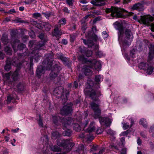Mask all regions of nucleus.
Masks as SVG:
<instances>
[{"mask_svg":"<svg viewBox=\"0 0 154 154\" xmlns=\"http://www.w3.org/2000/svg\"><path fill=\"white\" fill-rule=\"evenodd\" d=\"M106 13L111 12V16L118 18H125V15H127L133 14L132 12H128L123 9L113 7L106 8Z\"/></svg>","mask_w":154,"mask_h":154,"instance_id":"nucleus-1","label":"nucleus"},{"mask_svg":"<svg viewBox=\"0 0 154 154\" xmlns=\"http://www.w3.org/2000/svg\"><path fill=\"white\" fill-rule=\"evenodd\" d=\"M133 19L140 23H143L144 24L150 25L152 30L154 32V18L149 15L137 16L135 15L133 16Z\"/></svg>","mask_w":154,"mask_h":154,"instance_id":"nucleus-2","label":"nucleus"},{"mask_svg":"<svg viewBox=\"0 0 154 154\" xmlns=\"http://www.w3.org/2000/svg\"><path fill=\"white\" fill-rule=\"evenodd\" d=\"M45 36L44 33H40L39 35V37L42 40H43V41L36 42L34 41H30L28 44V46L29 47H33L35 50L44 49V45L45 43Z\"/></svg>","mask_w":154,"mask_h":154,"instance_id":"nucleus-3","label":"nucleus"},{"mask_svg":"<svg viewBox=\"0 0 154 154\" xmlns=\"http://www.w3.org/2000/svg\"><path fill=\"white\" fill-rule=\"evenodd\" d=\"M18 60L19 59L16 57H14L12 60L10 57H8L6 61V64L4 66L5 69L7 71H9L11 68V64L18 68H20L22 63L19 62Z\"/></svg>","mask_w":154,"mask_h":154,"instance_id":"nucleus-4","label":"nucleus"},{"mask_svg":"<svg viewBox=\"0 0 154 154\" xmlns=\"http://www.w3.org/2000/svg\"><path fill=\"white\" fill-rule=\"evenodd\" d=\"M72 140L69 139L61 140L58 139L57 140V144L59 146H63L65 147L67 152L71 150L72 146L74 145V144L71 142Z\"/></svg>","mask_w":154,"mask_h":154,"instance_id":"nucleus-5","label":"nucleus"},{"mask_svg":"<svg viewBox=\"0 0 154 154\" xmlns=\"http://www.w3.org/2000/svg\"><path fill=\"white\" fill-rule=\"evenodd\" d=\"M85 92L86 95L88 96L92 100L95 101H99L98 97L101 95L100 91L90 89L88 91L85 90Z\"/></svg>","mask_w":154,"mask_h":154,"instance_id":"nucleus-6","label":"nucleus"},{"mask_svg":"<svg viewBox=\"0 0 154 154\" xmlns=\"http://www.w3.org/2000/svg\"><path fill=\"white\" fill-rule=\"evenodd\" d=\"M52 118L54 123L56 125L59 124L61 121L63 126V129H65V127H66L71 124V121L69 120V118H68L67 119L66 117H64L61 119L59 116H52Z\"/></svg>","mask_w":154,"mask_h":154,"instance_id":"nucleus-7","label":"nucleus"},{"mask_svg":"<svg viewBox=\"0 0 154 154\" xmlns=\"http://www.w3.org/2000/svg\"><path fill=\"white\" fill-rule=\"evenodd\" d=\"M138 67L140 69L146 71V73L149 75L151 74L153 70V66L151 63L148 64L146 62H140L139 64Z\"/></svg>","mask_w":154,"mask_h":154,"instance_id":"nucleus-8","label":"nucleus"},{"mask_svg":"<svg viewBox=\"0 0 154 154\" xmlns=\"http://www.w3.org/2000/svg\"><path fill=\"white\" fill-rule=\"evenodd\" d=\"M125 37L122 42L124 45H129L133 38V35L131 30L129 29H126L125 32Z\"/></svg>","mask_w":154,"mask_h":154,"instance_id":"nucleus-9","label":"nucleus"},{"mask_svg":"<svg viewBox=\"0 0 154 154\" xmlns=\"http://www.w3.org/2000/svg\"><path fill=\"white\" fill-rule=\"evenodd\" d=\"M88 63L89 64V66L91 68H94L95 69L99 71L101 69V63L99 61H97L95 59L88 61Z\"/></svg>","mask_w":154,"mask_h":154,"instance_id":"nucleus-10","label":"nucleus"},{"mask_svg":"<svg viewBox=\"0 0 154 154\" xmlns=\"http://www.w3.org/2000/svg\"><path fill=\"white\" fill-rule=\"evenodd\" d=\"M61 68L57 64H55L52 69L50 73V77L51 79H54L58 74L59 72L61 70Z\"/></svg>","mask_w":154,"mask_h":154,"instance_id":"nucleus-11","label":"nucleus"},{"mask_svg":"<svg viewBox=\"0 0 154 154\" xmlns=\"http://www.w3.org/2000/svg\"><path fill=\"white\" fill-rule=\"evenodd\" d=\"M72 104L70 103L64 106L60 110V113L62 115H68L71 114L72 111Z\"/></svg>","mask_w":154,"mask_h":154,"instance_id":"nucleus-12","label":"nucleus"},{"mask_svg":"<svg viewBox=\"0 0 154 154\" xmlns=\"http://www.w3.org/2000/svg\"><path fill=\"white\" fill-rule=\"evenodd\" d=\"M90 105L91 108L94 111L95 117H98L101 113V109L99 105L95 103L94 102H92L90 103Z\"/></svg>","mask_w":154,"mask_h":154,"instance_id":"nucleus-13","label":"nucleus"},{"mask_svg":"<svg viewBox=\"0 0 154 154\" xmlns=\"http://www.w3.org/2000/svg\"><path fill=\"white\" fill-rule=\"evenodd\" d=\"M115 28L119 30L118 33L119 40L121 41L122 40V34L123 32V27L122 25L120 23L116 22L114 23Z\"/></svg>","mask_w":154,"mask_h":154,"instance_id":"nucleus-14","label":"nucleus"},{"mask_svg":"<svg viewBox=\"0 0 154 154\" xmlns=\"http://www.w3.org/2000/svg\"><path fill=\"white\" fill-rule=\"evenodd\" d=\"M53 56L51 54H47L46 55V58L45 60L48 62L46 69L48 70H50L53 64Z\"/></svg>","mask_w":154,"mask_h":154,"instance_id":"nucleus-15","label":"nucleus"},{"mask_svg":"<svg viewBox=\"0 0 154 154\" xmlns=\"http://www.w3.org/2000/svg\"><path fill=\"white\" fill-rule=\"evenodd\" d=\"M149 48L150 49V51L149 54V55L148 58V62L149 64V63H151V62L153 59L152 54H154V45H150Z\"/></svg>","mask_w":154,"mask_h":154,"instance_id":"nucleus-16","label":"nucleus"},{"mask_svg":"<svg viewBox=\"0 0 154 154\" xmlns=\"http://www.w3.org/2000/svg\"><path fill=\"white\" fill-rule=\"evenodd\" d=\"M99 121L102 125H105L107 126H109L111 123L110 120L107 118L100 117Z\"/></svg>","mask_w":154,"mask_h":154,"instance_id":"nucleus-17","label":"nucleus"},{"mask_svg":"<svg viewBox=\"0 0 154 154\" xmlns=\"http://www.w3.org/2000/svg\"><path fill=\"white\" fill-rule=\"evenodd\" d=\"M79 137L81 138H86L89 140H93L94 138L93 136H89L88 134V133L86 131L84 133H81L79 135Z\"/></svg>","mask_w":154,"mask_h":154,"instance_id":"nucleus-18","label":"nucleus"},{"mask_svg":"<svg viewBox=\"0 0 154 154\" xmlns=\"http://www.w3.org/2000/svg\"><path fill=\"white\" fill-rule=\"evenodd\" d=\"M30 48H32V54L34 53H35V54L34 55H32V57H31L30 58H32L33 59H34L36 61V62H37L38 60H39V56H40V55H39L38 54L37 52H36L35 51L37 50H35L34 49V47H30ZM39 49H38V50Z\"/></svg>","mask_w":154,"mask_h":154,"instance_id":"nucleus-19","label":"nucleus"},{"mask_svg":"<svg viewBox=\"0 0 154 154\" xmlns=\"http://www.w3.org/2000/svg\"><path fill=\"white\" fill-rule=\"evenodd\" d=\"M87 64H88V66L86 65L84 66L82 69L83 72L86 75H89L92 73L91 70L88 68V67H89V64L88 63V62H87Z\"/></svg>","mask_w":154,"mask_h":154,"instance_id":"nucleus-20","label":"nucleus"},{"mask_svg":"<svg viewBox=\"0 0 154 154\" xmlns=\"http://www.w3.org/2000/svg\"><path fill=\"white\" fill-rule=\"evenodd\" d=\"M60 27V26L59 25H56L55 26V29L54 30V34L56 36H60L62 34V32L61 30H59Z\"/></svg>","mask_w":154,"mask_h":154,"instance_id":"nucleus-21","label":"nucleus"},{"mask_svg":"<svg viewBox=\"0 0 154 154\" xmlns=\"http://www.w3.org/2000/svg\"><path fill=\"white\" fill-rule=\"evenodd\" d=\"M94 122H91L90 124L89 127L86 131L88 133V134L89 136H91V133L94 131L95 129V128L94 125Z\"/></svg>","mask_w":154,"mask_h":154,"instance_id":"nucleus-22","label":"nucleus"},{"mask_svg":"<svg viewBox=\"0 0 154 154\" xmlns=\"http://www.w3.org/2000/svg\"><path fill=\"white\" fill-rule=\"evenodd\" d=\"M71 118H70V119ZM70 119V118H69ZM69 120L71 121V124L70 125H69L66 127H65V128H68L67 127H69V125H71V124L73 125V127L74 130L77 131H79L81 130V127L80 125L78 124L75 123L74 124H72V121L69 119Z\"/></svg>","mask_w":154,"mask_h":154,"instance_id":"nucleus-23","label":"nucleus"},{"mask_svg":"<svg viewBox=\"0 0 154 154\" xmlns=\"http://www.w3.org/2000/svg\"><path fill=\"white\" fill-rule=\"evenodd\" d=\"M59 58L64 63L67 64L70 62L69 58L66 57L63 55H60L59 56Z\"/></svg>","mask_w":154,"mask_h":154,"instance_id":"nucleus-24","label":"nucleus"},{"mask_svg":"<svg viewBox=\"0 0 154 154\" xmlns=\"http://www.w3.org/2000/svg\"><path fill=\"white\" fill-rule=\"evenodd\" d=\"M44 69L42 66H40L38 67L36 71V75L38 76H39L44 73Z\"/></svg>","mask_w":154,"mask_h":154,"instance_id":"nucleus-25","label":"nucleus"},{"mask_svg":"<svg viewBox=\"0 0 154 154\" xmlns=\"http://www.w3.org/2000/svg\"><path fill=\"white\" fill-rule=\"evenodd\" d=\"M83 43L85 45H87L88 48H91L94 45V42L92 41H86V40L82 38Z\"/></svg>","mask_w":154,"mask_h":154,"instance_id":"nucleus-26","label":"nucleus"},{"mask_svg":"<svg viewBox=\"0 0 154 154\" xmlns=\"http://www.w3.org/2000/svg\"><path fill=\"white\" fill-rule=\"evenodd\" d=\"M1 40L2 42L4 43V44L8 43L9 42L8 35L5 34H3L1 38Z\"/></svg>","mask_w":154,"mask_h":154,"instance_id":"nucleus-27","label":"nucleus"},{"mask_svg":"<svg viewBox=\"0 0 154 154\" xmlns=\"http://www.w3.org/2000/svg\"><path fill=\"white\" fill-rule=\"evenodd\" d=\"M19 75L18 71L16 70L12 74V78L14 81H17L18 79Z\"/></svg>","mask_w":154,"mask_h":154,"instance_id":"nucleus-28","label":"nucleus"},{"mask_svg":"<svg viewBox=\"0 0 154 154\" xmlns=\"http://www.w3.org/2000/svg\"><path fill=\"white\" fill-rule=\"evenodd\" d=\"M19 42L20 41L18 39H15L13 42H12L11 43V45L15 51H17L16 50V46L17 45V44L19 43Z\"/></svg>","mask_w":154,"mask_h":154,"instance_id":"nucleus-29","label":"nucleus"},{"mask_svg":"<svg viewBox=\"0 0 154 154\" xmlns=\"http://www.w3.org/2000/svg\"><path fill=\"white\" fill-rule=\"evenodd\" d=\"M60 134L57 131H54L52 133V138L55 139L60 137Z\"/></svg>","mask_w":154,"mask_h":154,"instance_id":"nucleus-30","label":"nucleus"},{"mask_svg":"<svg viewBox=\"0 0 154 154\" xmlns=\"http://www.w3.org/2000/svg\"><path fill=\"white\" fill-rule=\"evenodd\" d=\"M142 4L140 3H137L134 5L131 8V9L133 10H137L141 7Z\"/></svg>","mask_w":154,"mask_h":154,"instance_id":"nucleus-31","label":"nucleus"},{"mask_svg":"<svg viewBox=\"0 0 154 154\" xmlns=\"http://www.w3.org/2000/svg\"><path fill=\"white\" fill-rule=\"evenodd\" d=\"M26 45L23 44H20L17 45V49L21 50H26Z\"/></svg>","mask_w":154,"mask_h":154,"instance_id":"nucleus-32","label":"nucleus"},{"mask_svg":"<svg viewBox=\"0 0 154 154\" xmlns=\"http://www.w3.org/2000/svg\"><path fill=\"white\" fill-rule=\"evenodd\" d=\"M140 125H142L143 127L146 128L147 127L146 122L145 119H141L139 122Z\"/></svg>","mask_w":154,"mask_h":154,"instance_id":"nucleus-33","label":"nucleus"},{"mask_svg":"<svg viewBox=\"0 0 154 154\" xmlns=\"http://www.w3.org/2000/svg\"><path fill=\"white\" fill-rule=\"evenodd\" d=\"M44 26L45 29V30L47 31H49L51 29V26L48 23H45Z\"/></svg>","mask_w":154,"mask_h":154,"instance_id":"nucleus-34","label":"nucleus"},{"mask_svg":"<svg viewBox=\"0 0 154 154\" xmlns=\"http://www.w3.org/2000/svg\"><path fill=\"white\" fill-rule=\"evenodd\" d=\"M63 135L64 136H70L71 135V131L69 130L65 131L63 132Z\"/></svg>","mask_w":154,"mask_h":154,"instance_id":"nucleus-35","label":"nucleus"},{"mask_svg":"<svg viewBox=\"0 0 154 154\" xmlns=\"http://www.w3.org/2000/svg\"><path fill=\"white\" fill-rule=\"evenodd\" d=\"M66 21L65 18H63L59 20L58 23L59 25H60V26L61 25H64L66 24Z\"/></svg>","mask_w":154,"mask_h":154,"instance_id":"nucleus-36","label":"nucleus"},{"mask_svg":"<svg viewBox=\"0 0 154 154\" xmlns=\"http://www.w3.org/2000/svg\"><path fill=\"white\" fill-rule=\"evenodd\" d=\"M4 50L9 55H11V50L10 48L8 46L5 47L4 48Z\"/></svg>","mask_w":154,"mask_h":154,"instance_id":"nucleus-37","label":"nucleus"},{"mask_svg":"<svg viewBox=\"0 0 154 154\" xmlns=\"http://www.w3.org/2000/svg\"><path fill=\"white\" fill-rule=\"evenodd\" d=\"M51 149L54 151L59 152L61 151V149L57 146H54L51 147Z\"/></svg>","mask_w":154,"mask_h":154,"instance_id":"nucleus-38","label":"nucleus"},{"mask_svg":"<svg viewBox=\"0 0 154 154\" xmlns=\"http://www.w3.org/2000/svg\"><path fill=\"white\" fill-rule=\"evenodd\" d=\"M42 14L44 15L45 17L48 19H49V17L51 16V13L50 12H43Z\"/></svg>","mask_w":154,"mask_h":154,"instance_id":"nucleus-39","label":"nucleus"},{"mask_svg":"<svg viewBox=\"0 0 154 154\" xmlns=\"http://www.w3.org/2000/svg\"><path fill=\"white\" fill-rule=\"evenodd\" d=\"M32 16L35 18L38 19V18L41 17V15L40 13L37 12L33 14Z\"/></svg>","mask_w":154,"mask_h":154,"instance_id":"nucleus-40","label":"nucleus"},{"mask_svg":"<svg viewBox=\"0 0 154 154\" xmlns=\"http://www.w3.org/2000/svg\"><path fill=\"white\" fill-rule=\"evenodd\" d=\"M11 75L10 72L5 74L4 75V79H5L6 81L9 80L10 77Z\"/></svg>","mask_w":154,"mask_h":154,"instance_id":"nucleus-41","label":"nucleus"},{"mask_svg":"<svg viewBox=\"0 0 154 154\" xmlns=\"http://www.w3.org/2000/svg\"><path fill=\"white\" fill-rule=\"evenodd\" d=\"M17 88L20 91H23V86L21 83H19L17 86Z\"/></svg>","mask_w":154,"mask_h":154,"instance_id":"nucleus-42","label":"nucleus"},{"mask_svg":"<svg viewBox=\"0 0 154 154\" xmlns=\"http://www.w3.org/2000/svg\"><path fill=\"white\" fill-rule=\"evenodd\" d=\"M14 21L16 23H25V21L22 20L21 18H17L14 20Z\"/></svg>","mask_w":154,"mask_h":154,"instance_id":"nucleus-43","label":"nucleus"},{"mask_svg":"<svg viewBox=\"0 0 154 154\" xmlns=\"http://www.w3.org/2000/svg\"><path fill=\"white\" fill-rule=\"evenodd\" d=\"M38 124L40 127H43V125L42 123V119L41 118L40 115H39V119L38 121Z\"/></svg>","mask_w":154,"mask_h":154,"instance_id":"nucleus-44","label":"nucleus"},{"mask_svg":"<svg viewBox=\"0 0 154 154\" xmlns=\"http://www.w3.org/2000/svg\"><path fill=\"white\" fill-rule=\"evenodd\" d=\"M129 127H130V126L128 123H123V128L124 129H126L129 128Z\"/></svg>","mask_w":154,"mask_h":154,"instance_id":"nucleus-45","label":"nucleus"},{"mask_svg":"<svg viewBox=\"0 0 154 154\" xmlns=\"http://www.w3.org/2000/svg\"><path fill=\"white\" fill-rule=\"evenodd\" d=\"M106 131L108 134H109L111 135H113L115 134V133L114 131L110 129L106 130Z\"/></svg>","mask_w":154,"mask_h":154,"instance_id":"nucleus-46","label":"nucleus"},{"mask_svg":"<svg viewBox=\"0 0 154 154\" xmlns=\"http://www.w3.org/2000/svg\"><path fill=\"white\" fill-rule=\"evenodd\" d=\"M13 99V97L11 96L10 95L7 97V101L8 103H9Z\"/></svg>","mask_w":154,"mask_h":154,"instance_id":"nucleus-47","label":"nucleus"},{"mask_svg":"<svg viewBox=\"0 0 154 154\" xmlns=\"http://www.w3.org/2000/svg\"><path fill=\"white\" fill-rule=\"evenodd\" d=\"M101 78V76L99 75H97L95 76V81L97 82H99L100 81Z\"/></svg>","mask_w":154,"mask_h":154,"instance_id":"nucleus-48","label":"nucleus"},{"mask_svg":"<svg viewBox=\"0 0 154 154\" xmlns=\"http://www.w3.org/2000/svg\"><path fill=\"white\" fill-rule=\"evenodd\" d=\"M103 131V130L102 129L98 128L96 131V133L97 134H100L102 133Z\"/></svg>","mask_w":154,"mask_h":154,"instance_id":"nucleus-49","label":"nucleus"},{"mask_svg":"<svg viewBox=\"0 0 154 154\" xmlns=\"http://www.w3.org/2000/svg\"><path fill=\"white\" fill-rule=\"evenodd\" d=\"M33 68V59L30 58V63L29 70H31Z\"/></svg>","mask_w":154,"mask_h":154,"instance_id":"nucleus-50","label":"nucleus"},{"mask_svg":"<svg viewBox=\"0 0 154 154\" xmlns=\"http://www.w3.org/2000/svg\"><path fill=\"white\" fill-rule=\"evenodd\" d=\"M86 56L89 57L92 55V52L91 51H87L85 53Z\"/></svg>","mask_w":154,"mask_h":154,"instance_id":"nucleus-51","label":"nucleus"},{"mask_svg":"<svg viewBox=\"0 0 154 154\" xmlns=\"http://www.w3.org/2000/svg\"><path fill=\"white\" fill-rule=\"evenodd\" d=\"M76 38L75 36L74 35H70V41L71 42H73Z\"/></svg>","mask_w":154,"mask_h":154,"instance_id":"nucleus-52","label":"nucleus"},{"mask_svg":"<svg viewBox=\"0 0 154 154\" xmlns=\"http://www.w3.org/2000/svg\"><path fill=\"white\" fill-rule=\"evenodd\" d=\"M102 35L104 38H106L108 36V34L107 33L106 31H104L103 32Z\"/></svg>","mask_w":154,"mask_h":154,"instance_id":"nucleus-53","label":"nucleus"},{"mask_svg":"<svg viewBox=\"0 0 154 154\" xmlns=\"http://www.w3.org/2000/svg\"><path fill=\"white\" fill-rule=\"evenodd\" d=\"M76 29V25L74 24H72L69 28V29L72 30H75Z\"/></svg>","mask_w":154,"mask_h":154,"instance_id":"nucleus-54","label":"nucleus"},{"mask_svg":"<svg viewBox=\"0 0 154 154\" xmlns=\"http://www.w3.org/2000/svg\"><path fill=\"white\" fill-rule=\"evenodd\" d=\"M34 0H28L27 1H25L24 2L26 4H31Z\"/></svg>","mask_w":154,"mask_h":154,"instance_id":"nucleus-55","label":"nucleus"},{"mask_svg":"<svg viewBox=\"0 0 154 154\" xmlns=\"http://www.w3.org/2000/svg\"><path fill=\"white\" fill-rule=\"evenodd\" d=\"M135 50L133 49L130 51V55L132 57H134V54L135 53Z\"/></svg>","mask_w":154,"mask_h":154,"instance_id":"nucleus-56","label":"nucleus"},{"mask_svg":"<svg viewBox=\"0 0 154 154\" xmlns=\"http://www.w3.org/2000/svg\"><path fill=\"white\" fill-rule=\"evenodd\" d=\"M98 147V146H93L92 147L91 149V151H96Z\"/></svg>","mask_w":154,"mask_h":154,"instance_id":"nucleus-57","label":"nucleus"},{"mask_svg":"<svg viewBox=\"0 0 154 154\" xmlns=\"http://www.w3.org/2000/svg\"><path fill=\"white\" fill-rule=\"evenodd\" d=\"M66 3L69 6L72 5V0H66Z\"/></svg>","mask_w":154,"mask_h":154,"instance_id":"nucleus-58","label":"nucleus"},{"mask_svg":"<svg viewBox=\"0 0 154 154\" xmlns=\"http://www.w3.org/2000/svg\"><path fill=\"white\" fill-rule=\"evenodd\" d=\"M96 54L99 57H101L102 56L103 53L101 51H98Z\"/></svg>","mask_w":154,"mask_h":154,"instance_id":"nucleus-59","label":"nucleus"},{"mask_svg":"<svg viewBox=\"0 0 154 154\" xmlns=\"http://www.w3.org/2000/svg\"><path fill=\"white\" fill-rule=\"evenodd\" d=\"M129 131L128 130H127L126 131H125L123 132L122 134V135L123 136H125L128 135V133H129Z\"/></svg>","mask_w":154,"mask_h":154,"instance_id":"nucleus-60","label":"nucleus"},{"mask_svg":"<svg viewBox=\"0 0 154 154\" xmlns=\"http://www.w3.org/2000/svg\"><path fill=\"white\" fill-rule=\"evenodd\" d=\"M62 42L63 44L66 45L67 44L68 42L66 39H63L62 40Z\"/></svg>","mask_w":154,"mask_h":154,"instance_id":"nucleus-61","label":"nucleus"},{"mask_svg":"<svg viewBox=\"0 0 154 154\" xmlns=\"http://www.w3.org/2000/svg\"><path fill=\"white\" fill-rule=\"evenodd\" d=\"M63 11L65 12L66 13H69V11L68 9L66 7H64L63 9Z\"/></svg>","mask_w":154,"mask_h":154,"instance_id":"nucleus-62","label":"nucleus"},{"mask_svg":"<svg viewBox=\"0 0 154 154\" xmlns=\"http://www.w3.org/2000/svg\"><path fill=\"white\" fill-rule=\"evenodd\" d=\"M5 57V55L2 53L0 52V58L1 59H3Z\"/></svg>","mask_w":154,"mask_h":154,"instance_id":"nucleus-63","label":"nucleus"},{"mask_svg":"<svg viewBox=\"0 0 154 154\" xmlns=\"http://www.w3.org/2000/svg\"><path fill=\"white\" fill-rule=\"evenodd\" d=\"M104 148H102L101 149H100L98 153V154H102L103 152L104 151Z\"/></svg>","mask_w":154,"mask_h":154,"instance_id":"nucleus-64","label":"nucleus"}]
</instances>
